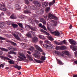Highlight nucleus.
Masks as SVG:
<instances>
[{"label":"nucleus","instance_id":"1","mask_svg":"<svg viewBox=\"0 0 77 77\" xmlns=\"http://www.w3.org/2000/svg\"><path fill=\"white\" fill-rule=\"evenodd\" d=\"M19 55L20 56H18V57L20 58H17V60L18 61H22L21 60H23L24 62H26L27 60L26 58V57L24 54L22 53H19Z\"/></svg>","mask_w":77,"mask_h":77},{"label":"nucleus","instance_id":"2","mask_svg":"<svg viewBox=\"0 0 77 77\" xmlns=\"http://www.w3.org/2000/svg\"><path fill=\"white\" fill-rule=\"evenodd\" d=\"M51 34L55 35L56 36H60V32H58L57 31H54V32L51 31Z\"/></svg>","mask_w":77,"mask_h":77},{"label":"nucleus","instance_id":"3","mask_svg":"<svg viewBox=\"0 0 77 77\" xmlns=\"http://www.w3.org/2000/svg\"><path fill=\"white\" fill-rule=\"evenodd\" d=\"M34 46L37 50H38V51H40L41 52H42V53H43V51L42 50V48L38 46V45H34Z\"/></svg>","mask_w":77,"mask_h":77},{"label":"nucleus","instance_id":"4","mask_svg":"<svg viewBox=\"0 0 77 77\" xmlns=\"http://www.w3.org/2000/svg\"><path fill=\"white\" fill-rule=\"evenodd\" d=\"M25 28L26 29V30H29V29H30L32 30H34L35 28L33 27H30L29 25H27L26 27Z\"/></svg>","mask_w":77,"mask_h":77},{"label":"nucleus","instance_id":"5","mask_svg":"<svg viewBox=\"0 0 77 77\" xmlns=\"http://www.w3.org/2000/svg\"><path fill=\"white\" fill-rule=\"evenodd\" d=\"M32 35H33L34 36H35V32H29L28 34H26V35L28 37H32Z\"/></svg>","mask_w":77,"mask_h":77},{"label":"nucleus","instance_id":"6","mask_svg":"<svg viewBox=\"0 0 77 77\" xmlns=\"http://www.w3.org/2000/svg\"><path fill=\"white\" fill-rule=\"evenodd\" d=\"M44 42H45V43H46V44H47L48 45H49V47H51V48H53V46L52 45H51V42L48 41H44Z\"/></svg>","mask_w":77,"mask_h":77},{"label":"nucleus","instance_id":"7","mask_svg":"<svg viewBox=\"0 0 77 77\" xmlns=\"http://www.w3.org/2000/svg\"><path fill=\"white\" fill-rule=\"evenodd\" d=\"M0 9L2 10V11H6V8L4 6L2 5L1 4H0Z\"/></svg>","mask_w":77,"mask_h":77},{"label":"nucleus","instance_id":"8","mask_svg":"<svg viewBox=\"0 0 77 77\" xmlns=\"http://www.w3.org/2000/svg\"><path fill=\"white\" fill-rule=\"evenodd\" d=\"M69 42L72 45H76V44H77V42L72 39H70L69 40Z\"/></svg>","mask_w":77,"mask_h":77},{"label":"nucleus","instance_id":"9","mask_svg":"<svg viewBox=\"0 0 77 77\" xmlns=\"http://www.w3.org/2000/svg\"><path fill=\"white\" fill-rule=\"evenodd\" d=\"M54 16H53V15H52V14L49 13L48 14V19H53V18H54Z\"/></svg>","mask_w":77,"mask_h":77},{"label":"nucleus","instance_id":"10","mask_svg":"<svg viewBox=\"0 0 77 77\" xmlns=\"http://www.w3.org/2000/svg\"><path fill=\"white\" fill-rule=\"evenodd\" d=\"M38 41V38L36 37H35L32 39V41L34 42H37Z\"/></svg>","mask_w":77,"mask_h":77},{"label":"nucleus","instance_id":"11","mask_svg":"<svg viewBox=\"0 0 77 77\" xmlns=\"http://www.w3.org/2000/svg\"><path fill=\"white\" fill-rule=\"evenodd\" d=\"M13 36H14V38H16V39H17V40H20V37L18 36V35H17L15 34H13Z\"/></svg>","mask_w":77,"mask_h":77},{"label":"nucleus","instance_id":"12","mask_svg":"<svg viewBox=\"0 0 77 77\" xmlns=\"http://www.w3.org/2000/svg\"><path fill=\"white\" fill-rule=\"evenodd\" d=\"M62 53L64 54H66L67 56L69 54V52L67 51H62Z\"/></svg>","mask_w":77,"mask_h":77},{"label":"nucleus","instance_id":"13","mask_svg":"<svg viewBox=\"0 0 77 77\" xmlns=\"http://www.w3.org/2000/svg\"><path fill=\"white\" fill-rule=\"evenodd\" d=\"M27 58L31 61H33V58L31 57V56L29 55H27L26 56Z\"/></svg>","mask_w":77,"mask_h":77},{"label":"nucleus","instance_id":"14","mask_svg":"<svg viewBox=\"0 0 77 77\" xmlns=\"http://www.w3.org/2000/svg\"><path fill=\"white\" fill-rule=\"evenodd\" d=\"M8 62L10 64H15V61H14L13 60H10L8 61Z\"/></svg>","mask_w":77,"mask_h":77},{"label":"nucleus","instance_id":"15","mask_svg":"<svg viewBox=\"0 0 77 77\" xmlns=\"http://www.w3.org/2000/svg\"><path fill=\"white\" fill-rule=\"evenodd\" d=\"M0 49L3 51L8 52V51H9V50H8V49H5V48H0Z\"/></svg>","mask_w":77,"mask_h":77},{"label":"nucleus","instance_id":"16","mask_svg":"<svg viewBox=\"0 0 77 77\" xmlns=\"http://www.w3.org/2000/svg\"><path fill=\"white\" fill-rule=\"evenodd\" d=\"M15 8L17 10L20 9V6H19V5L18 4L15 5Z\"/></svg>","mask_w":77,"mask_h":77},{"label":"nucleus","instance_id":"17","mask_svg":"<svg viewBox=\"0 0 77 77\" xmlns=\"http://www.w3.org/2000/svg\"><path fill=\"white\" fill-rule=\"evenodd\" d=\"M63 44H66V45L67 43V42H66L65 40H64L63 41H62V42H60V45H62Z\"/></svg>","mask_w":77,"mask_h":77},{"label":"nucleus","instance_id":"18","mask_svg":"<svg viewBox=\"0 0 77 77\" xmlns=\"http://www.w3.org/2000/svg\"><path fill=\"white\" fill-rule=\"evenodd\" d=\"M21 46L23 48H24L25 47H27V45L25 43H22Z\"/></svg>","mask_w":77,"mask_h":77},{"label":"nucleus","instance_id":"19","mask_svg":"<svg viewBox=\"0 0 77 77\" xmlns=\"http://www.w3.org/2000/svg\"><path fill=\"white\" fill-rule=\"evenodd\" d=\"M10 18L11 19H15V18H17V17L15 15V14H13L10 16Z\"/></svg>","mask_w":77,"mask_h":77},{"label":"nucleus","instance_id":"20","mask_svg":"<svg viewBox=\"0 0 77 77\" xmlns=\"http://www.w3.org/2000/svg\"><path fill=\"white\" fill-rule=\"evenodd\" d=\"M8 48L9 49V50H11L13 49L14 51H15V50H17V49H16L15 47L14 48L12 47H9Z\"/></svg>","mask_w":77,"mask_h":77},{"label":"nucleus","instance_id":"21","mask_svg":"<svg viewBox=\"0 0 77 77\" xmlns=\"http://www.w3.org/2000/svg\"><path fill=\"white\" fill-rule=\"evenodd\" d=\"M40 31L41 32H44V33H45L46 35H48V36L50 35V34H49V33H48L47 32L44 31L43 30V29H41L40 30Z\"/></svg>","mask_w":77,"mask_h":77},{"label":"nucleus","instance_id":"22","mask_svg":"<svg viewBox=\"0 0 77 77\" xmlns=\"http://www.w3.org/2000/svg\"><path fill=\"white\" fill-rule=\"evenodd\" d=\"M57 62H58V64H59V65H63V63L60 60H57Z\"/></svg>","mask_w":77,"mask_h":77},{"label":"nucleus","instance_id":"23","mask_svg":"<svg viewBox=\"0 0 77 77\" xmlns=\"http://www.w3.org/2000/svg\"><path fill=\"white\" fill-rule=\"evenodd\" d=\"M12 26L13 27V28H17L18 27V25L16 24H12Z\"/></svg>","mask_w":77,"mask_h":77},{"label":"nucleus","instance_id":"24","mask_svg":"<svg viewBox=\"0 0 77 77\" xmlns=\"http://www.w3.org/2000/svg\"><path fill=\"white\" fill-rule=\"evenodd\" d=\"M39 37L40 38V39H43V40H44L45 39V38L44 36L43 35H40L39 36Z\"/></svg>","mask_w":77,"mask_h":77},{"label":"nucleus","instance_id":"25","mask_svg":"<svg viewBox=\"0 0 77 77\" xmlns=\"http://www.w3.org/2000/svg\"><path fill=\"white\" fill-rule=\"evenodd\" d=\"M14 67L15 68H17V69H18V70L21 69V66H18L17 65L14 66Z\"/></svg>","mask_w":77,"mask_h":77},{"label":"nucleus","instance_id":"26","mask_svg":"<svg viewBox=\"0 0 77 77\" xmlns=\"http://www.w3.org/2000/svg\"><path fill=\"white\" fill-rule=\"evenodd\" d=\"M8 53L9 54H17V53H15V52L12 51L9 52Z\"/></svg>","mask_w":77,"mask_h":77},{"label":"nucleus","instance_id":"27","mask_svg":"<svg viewBox=\"0 0 77 77\" xmlns=\"http://www.w3.org/2000/svg\"><path fill=\"white\" fill-rule=\"evenodd\" d=\"M2 58L4 60H10V59L9 58L5 57L2 56Z\"/></svg>","mask_w":77,"mask_h":77},{"label":"nucleus","instance_id":"28","mask_svg":"<svg viewBox=\"0 0 77 77\" xmlns=\"http://www.w3.org/2000/svg\"><path fill=\"white\" fill-rule=\"evenodd\" d=\"M34 49H35L34 47H31L30 48H28V50L31 51H33V50H34Z\"/></svg>","mask_w":77,"mask_h":77},{"label":"nucleus","instance_id":"29","mask_svg":"<svg viewBox=\"0 0 77 77\" xmlns=\"http://www.w3.org/2000/svg\"><path fill=\"white\" fill-rule=\"evenodd\" d=\"M33 56H34V57H35V58H37V59L40 58V56L38 55H36L35 54H33Z\"/></svg>","mask_w":77,"mask_h":77},{"label":"nucleus","instance_id":"30","mask_svg":"<svg viewBox=\"0 0 77 77\" xmlns=\"http://www.w3.org/2000/svg\"><path fill=\"white\" fill-rule=\"evenodd\" d=\"M34 60H35V61L37 62V63H42V61L39 60H36L34 58Z\"/></svg>","mask_w":77,"mask_h":77},{"label":"nucleus","instance_id":"31","mask_svg":"<svg viewBox=\"0 0 77 77\" xmlns=\"http://www.w3.org/2000/svg\"><path fill=\"white\" fill-rule=\"evenodd\" d=\"M54 42L55 44H56V45H60V42H59L56 41H54Z\"/></svg>","mask_w":77,"mask_h":77},{"label":"nucleus","instance_id":"32","mask_svg":"<svg viewBox=\"0 0 77 77\" xmlns=\"http://www.w3.org/2000/svg\"><path fill=\"white\" fill-rule=\"evenodd\" d=\"M47 38H48V39H49V40H50V41H53L54 40V39L53 38V37H52L51 36H48L47 37Z\"/></svg>","mask_w":77,"mask_h":77},{"label":"nucleus","instance_id":"33","mask_svg":"<svg viewBox=\"0 0 77 77\" xmlns=\"http://www.w3.org/2000/svg\"><path fill=\"white\" fill-rule=\"evenodd\" d=\"M61 50H66V47L65 46H62L61 47Z\"/></svg>","mask_w":77,"mask_h":77},{"label":"nucleus","instance_id":"34","mask_svg":"<svg viewBox=\"0 0 77 77\" xmlns=\"http://www.w3.org/2000/svg\"><path fill=\"white\" fill-rule=\"evenodd\" d=\"M5 23L3 22H0V27H3L5 25Z\"/></svg>","mask_w":77,"mask_h":77},{"label":"nucleus","instance_id":"35","mask_svg":"<svg viewBox=\"0 0 77 77\" xmlns=\"http://www.w3.org/2000/svg\"><path fill=\"white\" fill-rule=\"evenodd\" d=\"M43 46L44 47H45V48H47V47H50V45H48L47 44H44L43 45Z\"/></svg>","mask_w":77,"mask_h":77},{"label":"nucleus","instance_id":"36","mask_svg":"<svg viewBox=\"0 0 77 77\" xmlns=\"http://www.w3.org/2000/svg\"><path fill=\"white\" fill-rule=\"evenodd\" d=\"M8 42H10L11 44L13 45H17V44L12 42L8 41Z\"/></svg>","mask_w":77,"mask_h":77},{"label":"nucleus","instance_id":"37","mask_svg":"<svg viewBox=\"0 0 77 77\" xmlns=\"http://www.w3.org/2000/svg\"><path fill=\"white\" fill-rule=\"evenodd\" d=\"M45 59L46 57L45 56L44 57L42 56L41 58V60H45Z\"/></svg>","mask_w":77,"mask_h":77},{"label":"nucleus","instance_id":"38","mask_svg":"<svg viewBox=\"0 0 77 77\" xmlns=\"http://www.w3.org/2000/svg\"><path fill=\"white\" fill-rule=\"evenodd\" d=\"M24 14H30L31 13V12L30 11H26V10H25L24 11Z\"/></svg>","mask_w":77,"mask_h":77},{"label":"nucleus","instance_id":"39","mask_svg":"<svg viewBox=\"0 0 77 77\" xmlns=\"http://www.w3.org/2000/svg\"><path fill=\"white\" fill-rule=\"evenodd\" d=\"M51 21L52 22V23H54V25H53V26H57V24H55V23H56V22L55 21H54L53 20H51Z\"/></svg>","mask_w":77,"mask_h":77},{"label":"nucleus","instance_id":"40","mask_svg":"<svg viewBox=\"0 0 77 77\" xmlns=\"http://www.w3.org/2000/svg\"><path fill=\"white\" fill-rule=\"evenodd\" d=\"M50 7H47L45 10V11L46 12H48L49 11V10H50Z\"/></svg>","mask_w":77,"mask_h":77},{"label":"nucleus","instance_id":"41","mask_svg":"<svg viewBox=\"0 0 77 77\" xmlns=\"http://www.w3.org/2000/svg\"><path fill=\"white\" fill-rule=\"evenodd\" d=\"M50 7H47L45 10V11L46 12H48L49 11V10H50Z\"/></svg>","mask_w":77,"mask_h":77},{"label":"nucleus","instance_id":"42","mask_svg":"<svg viewBox=\"0 0 77 77\" xmlns=\"http://www.w3.org/2000/svg\"><path fill=\"white\" fill-rule=\"evenodd\" d=\"M67 56L68 57H69V58H72V55L70 54H69H69L67 55Z\"/></svg>","mask_w":77,"mask_h":77},{"label":"nucleus","instance_id":"43","mask_svg":"<svg viewBox=\"0 0 77 77\" xmlns=\"http://www.w3.org/2000/svg\"><path fill=\"white\" fill-rule=\"evenodd\" d=\"M77 47L76 46L75 47H74V48H72V50L73 51H76V50H77Z\"/></svg>","mask_w":77,"mask_h":77},{"label":"nucleus","instance_id":"44","mask_svg":"<svg viewBox=\"0 0 77 77\" xmlns=\"http://www.w3.org/2000/svg\"><path fill=\"white\" fill-rule=\"evenodd\" d=\"M42 5L43 6H47V3H44L42 4Z\"/></svg>","mask_w":77,"mask_h":77},{"label":"nucleus","instance_id":"45","mask_svg":"<svg viewBox=\"0 0 77 77\" xmlns=\"http://www.w3.org/2000/svg\"><path fill=\"white\" fill-rule=\"evenodd\" d=\"M16 33V34H17V35H19L20 36H21V33H20L18 32H17Z\"/></svg>","mask_w":77,"mask_h":77},{"label":"nucleus","instance_id":"46","mask_svg":"<svg viewBox=\"0 0 77 77\" xmlns=\"http://www.w3.org/2000/svg\"><path fill=\"white\" fill-rule=\"evenodd\" d=\"M0 39H2V40H5V39H6V38L0 36Z\"/></svg>","mask_w":77,"mask_h":77},{"label":"nucleus","instance_id":"47","mask_svg":"<svg viewBox=\"0 0 77 77\" xmlns=\"http://www.w3.org/2000/svg\"><path fill=\"white\" fill-rule=\"evenodd\" d=\"M18 25L20 27H23V24L21 23H19Z\"/></svg>","mask_w":77,"mask_h":77},{"label":"nucleus","instance_id":"48","mask_svg":"<svg viewBox=\"0 0 77 77\" xmlns=\"http://www.w3.org/2000/svg\"><path fill=\"white\" fill-rule=\"evenodd\" d=\"M74 54H75V57H77V51L75 52Z\"/></svg>","mask_w":77,"mask_h":77},{"label":"nucleus","instance_id":"49","mask_svg":"<svg viewBox=\"0 0 77 77\" xmlns=\"http://www.w3.org/2000/svg\"><path fill=\"white\" fill-rule=\"evenodd\" d=\"M37 5L39 7H40L41 6V4H40V3H39V2H38L37 4Z\"/></svg>","mask_w":77,"mask_h":77},{"label":"nucleus","instance_id":"50","mask_svg":"<svg viewBox=\"0 0 77 77\" xmlns=\"http://www.w3.org/2000/svg\"><path fill=\"white\" fill-rule=\"evenodd\" d=\"M24 1L27 4H29V2L28 1V0H24Z\"/></svg>","mask_w":77,"mask_h":77},{"label":"nucleus","instance_id":"51","mask_svg":"<svg viewBox=\"0 0 77 77\" xmlns=\"http://www.w3.org/2000/svg\"><path fill=\"white\" fill-rule=\"evenodd\" d=\"M8 57H9V58H11V59H13V57H12V56H11V55H8Z\"/></svg>","mask_w":77,"mask_h":77},{"label":"nucleus","instance_id":"52","mask_svg":"<svg viewBox=\"0 0 77 77\" xmlns=\"http://www.w3.org/2000/svg\"><path fill=\"white\" fill-rule=\"evenodd\" d=\"M38 2L37 1H34V2H33L34 4H36L37 5L38 4Z\"/></svg>","mask_w":77,"mask_h":77},{"label":"nucleus","instance_id":"53","mask_svg":"<svg viewBox=\"0 0 77 77\" xmlns=\"http://www.w3.org/2000/svg\"><path fill=\"white\" fill-rule=\"evenodd\" d=\"M40 20L41 21V22H42V21H45L44 19L42 18L40 19Z\"/></svg>","mask_w":77,"mask_h":77},{"label":"nucleus","instance_id":"54","mask_svg":"<svg viewBox=\"0 0 77 77\" xmlns=\"http://www.w3.org/2000/svg\"><path fill=\"white\" fill-rule=\"evenodd\" d=\"M2 67V68H3L4 67V66L3 64H1L0 65V68H1Z\"/></svg>","mask_w":77,"mask_h":77},{"label":"nucleus","instance_id":"55","mask_svg":"<svg viewBox=\"0 0 77 77\" xmlns=\"http://www.w3.org/2000/svg\"><path fill=\"white\" fill-rule=\"evenodd\" d=\"M39 42L40 44H42V43H43V42L41 40H40L39 41Z\"/></svg>","mask_w":77,"mask_h":77},{"label":"nucleus","instance_id":"56","mask_svg":"<svg viewBox=\"0 0 77 77\" xmlns=\"http://www.w3.org/2000/svg\"><path fill=\"white\" fill-rule=\"evenodd\" d=\"M27 53H28V54H31V52L29 51H26Z\"/></svg>","mask_w":77,"mask_h":77},{"label":"nucleus","instance_id":"57","mask_svg":"<svg viewBox=\"0 0 77 77\" xmlns=\"http://www.w3.org/2000/svg\"><path fill=\"white\" fill-rule=\"evenodd\" d=\"M38 26H39V27H42V24L41 23H40L38 24Z\"/></svg>","mask_w":77,"mask_h":77},{"label":"nucleus","instance_id":"58","mask_svg":"<svg viewBox=\"0 0 77 77\" xmlns=\"http://www.w3.org/2000/svg\"><path fill=\"white\" fill-rule=\"evenodd\" d=\"M42 23H43V24H46V22H45V20L43 21H42Z\"/></svg>","mask_w":77,"mask_h":77},{"label":"nucleus","instance_id":"59","mask_svg":"<svg viewBox=\"0 0 77 77\" xmlns=\"http://www.w3.org/2000/svg\"><path fill=\"white\" fill-rule=\"evenodd\" d=\"M52 5V2H50L49 3V6H51Z\"/></svg>","mask_w":77,"mask_h":77},{"label":"nucleus","instance_id":"60","mask_svg":"<svg viewBox=\"0 0 77 77\" xmlns=\"http://www.w3.org/2000/svg\"><path fill=\"white\" fill-rule=\"evenodd\" d=\"M72 25H70L69 26V29H71V28H72Z\"/></svg>","mask_w":77,"mask_h":77},{"label":"nucleus","instance_id":"61","mask_svg":"<svg viewBox=\"0 0 77 77\" xmlns=\"http://www.w3.org/2000/svg\"><path fill=\"white\" fill-rule=\"evenodd\" d=\"M73 77H77V75H73Z\"/></svg>","mask_w":77,"mask_h":77},{"label":"nucleus","instance_id":"62","mask_svg":"<svg viewBox=\"0 0 77 77\" xmlns=\"http://www.w3.org/2000/svg\"><path fill=\"white\" fill-rule=\"evenodd\" d=\"M29 8V7H28V6H25V7L24 8V9H26V8Z\"/></svg>","mask_w":77,"mask_h":77},{"label":"nucleus","instance_id":"63","mask_svg":"<svg viewBox=\"0 0 77 77\" xmlns=\"http://www.w3.org/2000/svg\"><path fill=\"white\" fill-rule=\"evenodd\" d=\"M55 2H56V1L55 0H53V1H52V3H53V4H54V3H55Z\"/></svg>","mask_w":77,"mask_h":77},{"label":"nucleus","instance_id":"64","mask_svg":"<svg viewBox=\"0 0 77 77\" xmlns=\"http://www.w3.org/2000/svg\"><path fill=\"white\" fill-rule=\"evenodd\" d=\"M42 27V29H44L45 27L44 25H43L42 26V27Z\"/></svg>","mask_w":77,"mask_h":77}]
</instances>
